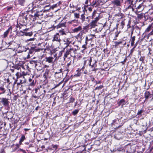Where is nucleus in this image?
Masks as SVG:
<instances>
[{
    "mask_svg": "<svg viewBox=\"0 0 153 153\" xmlns=\"http://www.w3.org/2000/svg\"><path fill=\"white\" fill-rule=\"evenodd\" d=\"M80 19L82 20V22H83L85 21V17L84 14H83L81 16Z\"/></svg>",
    "mask_w": 153,
    "mask_h": 153,
    "instance_id": "nucleus-36",
    "label": "nucleus"
},
{
    "mask_svg": "<svg viewBox=\"0 0 153 153\" xmlns=\"http://www.w3.org/2000/svg\"><path fill=\"white\" fill-rule=\"evenodd\" d=\"M57 5L56 4H55L53 5L52 6L50 7L49 5H47L44 6L45 8H46V7H48V11H49V10L51 9H53L54 8L56 7Z\"/></svg>",
    "mask_w": 153,
    "mask_h": 153,
    "instance_id": "nucleus-19",
    "label": "nucleus"
},
{
    "mask_svg": "<svg viewBox=\"0 0 153 153\" xmlns=\"http://www.w3.org/2000/svg\"><path fill=\"white\" fill-rule=\"evenodd\" d=\"M15 69H16L18 70H19L20 69V67L18 66H15Z\"/></svg>",
    "mask_w": 153,
    "mask_h": 153,
    "instance_id": "nucleus-49",
    "label": "nucleus"
},
{
    "mask_svg": "<svg viewBox=\"0 0 153 153\" xmlns=\"http://www.w3.org/2000/svg\"><path fill=\"white\" fill-rule=\"evenodd\" d=\"M34 40V38H30L29 39H28L27 40L28 41H31L33 40Z\"/></svg>",
    "mask_w": 153,
    "mask_h": 153,
    "instance_id": "nucleus-64",
    "label": "nucleus"
},
{
    "mask_svg": "<svg viewBox=\"0 0 153 153\" xmlns=\"http://www.w3.org/2000/svg\"><path fill=\"white\" fill-rule=\"evenodd\" d=\"M135 40V36H134L131 38L130 39V42H131V46H133L134 45V41Z\"/></svg>",
    "mask_w": 153,
    "mask_h": 153,
    "instance_id": "nucleus-28",
    "label": "nucleus"
},
{
    "mask_svg": "<svg viewBox=\"0 0 153 153\" xmlns=\"http://www.w3.org/2000/svg\"><path fill=\"white\" fill-rule=\"evenodd\" d=\"M123 148L121 147H115L114 149V151H121L123 150Z\"/></svg>",
    "mask_w": 153,
    "mask_h": 153,
    "instance_id": "nucleus-33",
    "label": "nucleus"
},
{
    "mask_svg": "<svg viewBox=\"0 0 153 153\" xmlns=\"http://www.w3.org/2000/svg\"><path fill=\"white\" fill-rule=\"evenodd\" d=\"M42 65V64L38 62L35 65V67L38 70L40 71L43 69Z\"/></svg>",
    "mask_w": 153,
    "mask_h": 153,
    "instance_id": "nucleus-11",
    "label": "nucleus"
},
{
    "mask_svg": "<svg viewBox=\"0 0 153 153\" xmlns=\"http://www.w3.org/2000/svg\"><path fill=\"white\" fill-rule=\"evenodd\" d=\"M59 33L61 35L63 36L64 35H66L67 32L65 31L63 29H62L59 30Z\"/></svg>",
    "mask_w": 153,
    "mask_h": 153,
    "instance_id": "nucleus-27",
    "label": "nucleus"
},
{
    "mask_svg": "<svg viewBox=\"0 0 153 153\" xmlns=\"http://www.w3.org/2000/svg\"><path fill=\"white\" fill-rule=\"evenodd\" d=\"M63 41L64 44L66 45V47L69 46L71 44L74 45V42L73 41V38L72 37H65L63 39Z\"/></svg>",
    "mask_w": 153,
    "mask_h": 153,
    "instance_id": "nucleus-3",
    "label": "nucleus"
},
{
    "mask_svg": "<svg viewBox=\"0 0 153 153\" xmlns=\"http://www.w3.org/2000/svg\"><path fill=\"white\" fill-rule=\"evenodd\" d=\"M117 120L116 119H114V120H113V122L112 123V124H114V123H115L116 122Z\"/></svg>",
    "mask_w": 153,
    "mask_h": 153,
    "instance_id": "nucleus-62",
    "label": "nucleus"
},
{
    "mask_svg": "<svg viewBox=\"0 0 153 153\" xmlns=\"http://www.w3.org/2000/svg\"><path fill=\"white\" fill-rule=\"evenodd\" d=\"M135 7L136 8L134 11L135 12H140L143 10L144 8V6L143 3H142L138 5L137 6H135Z\"/></svg>",
    "mask_w": 153,
    "mask_h": 153,
    "instance_id": "nucleus-6",
    "label": "nucleus"
},
{
    "mask_svg": "<svg viewBox=\"0 0 153 153\" xmlns=\"http://www.w3.org/2000/svg\"><path fill=\"white\" fill-rule=\"evenodd\" d=\"M0 91L1 92L0 93V94H4L6 90L4 88L1 86L0 87Z\"/></svg>",
    "mask_w": 153,
    "mask_h": 153,
    "instance_id": "nucleus-34",
    "label": "nucleus"
},
{
    "mask_svg": "<svg viewBox=\"0 0 153 153\" xmlns=\"http://www.w3.org/2000/svg\"><path fill=\"white\" fill-rule=\"evenodd\" d=\"M30 85L31 86H32V85H34V81H33L31 82L30 83Z\"/></svg>",
    "mask_w": 153,
    "mask_h": 153,
    "instance_id": "nucleus-59",
    "label": "nucleus"
},
{
    "mask_svg": "<svg viewBox=\"0 0 153 153\" xmlns=\"http://www.w3.org/2000/svg\"><path fill=\"white\" fill-rule=\"evenodd\" d=\"M25 139V136L23 135H22L19 142L20 145L24 141Z\"/></svg>",
    "mask_w": 153,
    "mask_h": 153,
    "instance_id": "nucleus-32",
    "label": "nucleus"
},
{
    "mask_svg": "<svg viewBox=\"0 0 153 153\" xmlns=\"http://www.w3.org/2000/svg\"><path fill=\"white\" fill-rule=\"evenodd\" d=\"M49 66L48 65H42V67H43V69H44L45 68H46L49 67Z\"/></svg>",
    "mask_w": 153,
    "mask_h": 153,
    "instance_id": "nucleus-50",
    "label": "nucleus"
},
{
    "mask_svg": "<svg viewBox=\"0 0 153 153\" xmlns=\"http://www.w3.org/2000/svg\"><path fill=\"white\" fill-rule=\"evenodd\" d=\"M33 53H34V51L32 50V47H31L30 50H29L28 53L29 54H32Z\"/></svg>",
    "mask_w": 153,
    "mask_h": 153,
    "instance_id": "nucleus-44",
    "label": "nucleus"
},
{
    "mask_svg": "<svg viewBox=\"0 0 153 153\" xmlns=\"http://www.w3.org/2000/svg\"><path fill=\"white\" fill-rule=\"evenodd\" d=\"M143 111L142 109L139 111L137 113V115H140L141 116L142 115V114L143 112Z\"/></svg>",
    "mask_w": 153,
    "mask_h": 153,
    "instance_id": "nucleus-37",
    "label": "nucleus"
},
{
    "mask_svg": "<svg viewBox=\"0 0 153 153\" xmlns=\"http://www.w3.org/2000/svg\"><path fill=\"white\" fill-rule=\"evenodd\" d=\"M87 44H86V43H85V44H84L82 46V47L83 48V50H85L86 48V47H85V45H86Z\"/></svg>",
    "mask_w": 153,
    "mask_h": 153,
    "instance_id": "nucleus-54",
    "label": "nucleus"
},
{
    "mask_svg": "<svg viewBox=\"0 0 153 153\" xmlns=\"http://www.w3.org/2000/svg\"><path fill=\"white\" fill-rule=\"evenodd\" d=\"M97 60L96 58V56L85 59L84 61V66L86 65V62L88 61L89 65L91 67V68H95L97 66Z\"/></svg>",
    "mask_w": 153,
    "mask_h": 153,
    "instance_id": "nucleus-1",
    "label": "nucleus"
},
{
    "mask_svg": "<svg viewBox=\"0 0 153 153\" xmlns=\"http://www.w3.org/2000/svg\"><path fill=\"white\" fill-rule=\"evenodd\" d=\"M21 49L22 52L26 51L27 50V48L24 46L21 47Z\"/></svg>",
    "mask_w": 153,
    "mask_h": 153,
    "instance_id": "nucleus-38",
    "label": "nucleus"
},
{
    "mask_svg": "<svg viewBox=\"0 0 153 153\" xmlns=\"http://www.w3.org/2000/svg\"><path fill=\"white\" fill-rule=\"evenodd\" d=\"M1 100L0 102L3 105L5 106H8L9 104V102L8 99L6 98H0Z\"/></svg>",
    "mask_w": 153,
    "mask_h": 153,
    "instance_id": "nucleus-9",
    "label": "nucleus"
},
{
    "mask_svg": "<svg viewBox=\"0 0 153 153\" xmlns=\"http://www.w3.org/2000/svg\"><path fill=\"white\" fill-rule=\"evenodd\" d=\"M138 134L140 136H142L143 134V131H139L138 133Z\"/></svg>",
    "mask_w": 153,
    "mask_h": 153,
    "instance_id": "nucleus-56",
    "label": "nucleus"
},
{
    "mask_svg": "<svg viewBox=\"0 0 153 153\" xmlns=\"http://www.w3.org/2000/svg\"><path fill=\"white\" fill-rule=\"evenodd\" d=\"M153 34V31H152L148 35V37H149L150 36Z\"/></svg>",
    "mask_w": 153,
    "mask_h": 153,
    "instance_id": "nucleus-60",
    "label": "nucleus"
},
{
    "mask_svg": "<svg viewBox=\"0 0 153 153\" xmlns=\"http://www.w3.org/2000/svg\"><path fill=\"white\" fill-rule=\"evenodd\" d=\"M54 58V57H53L52 56L46 57L45 58L46 61L50 63H53L55 61H54V60H53Z\"/></svg>",
    "mask_w": 153,
    "mask_h": 153,
    "instance_id": "nucleus-12",
    "label": "nucleus"
},
{
    "mask_svg": "<svg viewBox=\"0 0 153 153\" xmlns=\"http://www.w3.org/2000/svg\"><path fill=\"white\" fill-rule=\"evenodd\" d=\"M79 110L78 109H76L75 110H74L72 112V114L74 115H76V114L79 112Z\"/></svg>",
    "mask_w": 153,
    "mask_h": 153,
    "instance_id": "nucleus-39",
    "label": "nucleus"
},
{
    "mask_svg": "<svg viewBox=\"0 0 153 153\" xmlns=\"http://www.w3.org/2000/svg\"><path fill=\"white\" fill-rule=\"evenodd\" d=\"M57 5L56 4H55L53 5L52 6L50 7L49 5H47L44 6L45 8H46V7H48V11H49V10L51 9H53L54 8L56 7Z\"/></svg>",
    "mask_w": 153,
    "mask_h": 153,
    "instance_id": "nucleus-18",
    "label": "nucleus"
},
{
    "mask_svg": "<svg viewBox=\"0 0 153 153\" xmlns=\"http://www.w3.org/2000/svg\"><path fill=\"white\" fill-rule=\"evenodd\" d=\"M134 5H133L132 4H131L126 8V9L128 10L129 9H131L132 11H134L135 9L134 8Z\"/></svg>",
    "mask_w": 153,
    "mask_h": 153,
    "instance_id": "nucleus-29",
    "label": "nucleus"
},
{
    "mask_svg": "<svg viewBox=\"0 0 153 153\" xmlns=\"http://www.w3.org/2000/svg\"><path fill=\"white\" fill-rule=\"evenodd\" d=\"M32 47V50L34 51V53L36 52H39L40 50L42 51L43 49H41L38 48L37 47L33 46Z\"/></svg>",
    "mask_w": 153,
    "mask_h": 153,
    "instance_id": "nucleus-16",
    "label": "nucleus"
},
{
    "mask_svg": "<svg viewBox=\"0 0 153 153\" xmlns=\"http://www.w3.org/2000/svg\"><path fill=\"white\" fill-rule=\"evenodd\" d=\"M61 41L60 37V35L59 33H56L54 35L52 39L53 42L55 41L60 43Z\"/></svg>",
    "mask_w": 153,
    "mask_h": 153,
    "instance_id": "nucleus-8",
    "label": "nucleus"
},
{
    "mask_svg": "<svg viewBox=\"0 0 153 153\" xmlns=\"http://www.w3.org/2000/svg\"><path fill=\"white\" fill-rule=\"evenodd\" d=\"M38 62L37 60H32L30 61V63L31 64H34L35 65Z\"/></svg>",
    "mask_w": 153,
    "mask_h": 153,
    "instance_id": "nucleus-40",
    "label": "nucleus"
},
{
    "mask_svg": "<svg viewBox=\"0 0 153 153\" xmlns=\"http://www.w3.org/2000/svg\"><path fill=\"white\" fill-rule=\"evenodd\" d=\"M92 37H91L90 35H88V36H86L85 38V43L86 44H87V42L89 41H91L93 39Z\"/></svg>",
    "mask_w": 153,
    "mask_h": 153,
    "instance_id": "nucleus-21",
    "label": "nucleus"
},
{
    "mask_svg": "<svg viewBox=\"0 0 153 153\" xmlns=\"http://www.w3.org/2000/svg\"><path fill=\"white\" fill-rule=\"evenodd\" d=\"M54 76L56 78H58L59 77H61V74H59L57 73H55L54 74Z\"/></svg>",
    "mask_w": 153,
    "mask_h": 153,
    "instance_id": "nucleus-35",
    "label": "nucleus"
},
{
    "mask_svg": "<svg viewBox=\"0 0 153 153\" xmlns=\"http://www.w3.org/2000/svg\"><path fill=\"white\" fill-rule=\"evenodd\" d=\"M21 32L23 33L26 36H32L33 34V33L32 32H23L20 31Z\"/></svg>",
    "mask_w": 153,
    "mask_h": 153,
    "instance_id": "nucleus-24",
    "label": "nucleus"
},
{
    "mask_svg": "<svg viewBox=\"0 0 153 153\" xmlns=\"http://www.w3.org/2000/svg\"><path fill=\"white\" fill-rule=\"evenodd\" d=\"M100 18L98 17H96L89 24V26L91 28H94L97 25V22L99 21Z\"/></svg>",
    "mask_w": 153,
    "mask_h": 153,
    "instance_id": "nucleus-5",
    "label": "nucleus"
},
{
    "mask_svg": "<svg viewBox=\"0 0 153 153\" xmlns=\"http://www.w3.org/2000/svg\"><path fill=\"white\" fill-rule=\"evenodd\" d=\"M75 100V99L73 97H71L70 98V102H73Z\"/></svg>",
    "mask_w": 153,
    "mask_h": 153,
    "instance_id": "nucleus-42",
    "label": "nucleus"
},
{
    "mask_svg": "<svg viewBox=\"0 0 153 153\" xmlns=\"http://www.w3.org/2000/svg\"><path fill=\"white\" fill-rule=\"evenodd\" d=\"M66 25V22L64 23H59L57 26V28H59L62 27H65Z\"/></svg>",
    "mask_w": 153,
    "mask_h": 153,
    "instance_id": "nucleus-31",
    "label": "nucleus"
},
{
    "mask_svg": "<svg viewBox=\"0 0 153 153\" xmlns=\"http://www.w3.org/2000/svg\"><path fill=\"white\" fill-rule=\"evenodd\" d=\"M136 45L134 46L133 48L131 49V50H130L131 53H132L134 51V49L136 47Z\"/></svg>",
    "mask_w": 153,
    "mask_h": 153,
    "instance_id": "nucleus-48",
    "label": "nucleus"
},
{
    "mask_svg": "<svg viewBox=\"0 0 153 153\" xmlns=\"http://www.w3.org/2000/svg\"><path fill=\"white\" fill-rule=\"evenodd\" d=\"M62 82V81H61L58 84L55 86L54 88H56V87L59 86L60 85H61Z\"/></svg>",
    "mask_w": 153,
    "mask_h": 153,
    "instance_id": "nucleus-46",
    "label": "nucleus"
},
{
    "mask_svg": "<svg viewBox=\"0 0 153 153\" xmlns=\"http://www.w3.org/2000/svg\"><path fill=\"white\" fill-rule=\"evenodd\" d=\"M62 70L61 69H60L59 70L57 71L56 72V73H57L58 74H61V72H62Z\"/></svg>",
    "mask_w": 153,
    "mask_h": 153,
    "instance_id": "nucleus-53",
    "label": "nucleus"
},
{
    "mask_svg": "<svg viewBox=\"0 0 153 153\" xmlns=\"http://www.w3.org/2000/svg\"><path fill=\"white\" fill-rule=\"evenodd\" d=\"M19 146L18 144H16L15 145H13V152L15 151H18Z\"/></svg>",
    "mask_w": 153,
    "mask_h": 153,
    "instance_id": "nucleus-22",
    "label": "nucleus"
},
{
    "mask_svg": "<svg viewBox=\"0 0 153 153\" xmlns=\"http://www.w3.org/2000/svg\"><path fill=\"white\" fill-rule=\"evenodd\" d=\"M21 74L22 75L24 76H25L27 75V73H25V72H22V73Z\"/></svg>",
    "mask_w": 153,
    "mask_h": 153,
    "instance_id": "nucleus-52",
    "label": "nucleus"
},
{
    "mask_svg": "<svg viewBox=\"0 0 153 153\" xmlns=\"http://www.w3.org/2000/svg\"><path fill=\"white\" fill-rule=\"evenodd\" d=\"M125 23L123 21H122L120 23V25L122 28H123L124 25Z\"/></svg>",
    "mask_w": 153,
    "mask_h": 153,
    "instance_id": "nucleus-45",
    "label": "nucleus"
},
{
    "mask_svg": "<svg viewBox=\"0 0 153 153\" xmlns=\"http://www.w3.org/2000/svg\"><path fill=\"white\" fill-rule=\"evenodd\" d=\"M99 0H95V1H93L91 3H90V5L94 7H97L100 4Z\"/></svg>",
    "mask_w": 153,
    "mask_h": 153,
    "instance_id": "nucleus-15",
    "label": "nucleus"
},
{
    "mask_svg": "<svg viewBox=\"0 0 153 153\" xmlns=\"http://www.w3.org/2000/svg\"><path fill=\"white\" fill-rule=\"evenodd\" d=\"M64 52V50H62L59 52L58 53V56H57V54L56 53L54 55V57H55L54 61L57 60L59 57H61L62 54Z\"/></svg>",
    "mask_w": 153,
    "mask_h": 153,
    "instance_id": "nucleus-10",
    "label": "nucleus"
},
{
    "mask_svg": "<svg viewBox=\"0 0 153 153\" xmlns=\"http://www.w3.org/2000/svg\"><path fill=\"white\" fill-rule=\"evenodd\" d=\"M103 87V86L102 85H100L99 86L97 87L96 88V89H102Z\"/></svg>",
    "mask_w": 153,
    "mask_h": 153,
    "instance_id": "nucleus-47",
    "label": "nucleus"
},
{
    "mask_svg": "<svg viewBox=\"0 0 153 153\" xmlns=\"http://www.w3.org/2000/svg\"><path fill=\"white\" fill-rule=\"evenodd\" d=\"M82 29V27L81 26H79L77 27L74 29L73 30L74 32L76 33L80 31Z\"/></svg>",
    "mask_w": 153,
    "mask_h": 153,
    "instance_id": "nucleus-25",
    "label": "nucleus"
},
{
    "mask_svg": "<svg viewBox=\"0 0 153 153\" xmlns=\"http://www.w3.org/2000/svg\"><path fill=\"white\" fill-rule=\"evenodd\" d=\"M27 18L25 16H20L18 19L19 21V24L22 26H25L27 22Z\"/></svg>",
    "mask_w": 153,
    "mask_h": 153,
    "instance_id": "nucleus-4",
    "label": "nucleus"
},
{
    "mask_svg": "<svg viewBox=\"0 0 153 153\" xmlns=\"http://www.w3.org/2000/svg\"><path fill=\"white\" fill-rule=\"evenodd\" d=\"M74 17L76 18H78L79 17V13H74Z\"/></svg>",
    "mask_w": 153,
    "mask_h": 153,
    "instance_id": "nucleus-41",
    "label": "nucleus"
},
{
    "mask_svg": "<svg viewBox=\"0 0 153 153\" xmlns=\"http://www.w3.org/2000/svg\"><path fill=\"white\" fill-rule=\"evenodd\" d=\"M16 75L17 76V78H18L19 77V72H17L16 74Z\"/></svg>",
    "mask_w": 153,
    "mask_h": 153,
    "instance_id": "nucleus-51",
    "label": "nucleus"
},
{
    "mask_svg": "<svg viewBox=\"0 0 153 153\" xmlns=\"http://www.w3.org/2000/svg\"><path fill=\"white\" fill-rule=\"evenodd\" d=\"M58 147L57 145H54L53 146V148H55L56 149H57Z\"/></svg>",
    "mask_w": 153,
    "mask_h": 153,
    "instance_id": "nucleus-61",
    "label": "nucleus"
},
{
    "mask_svg": "<svg viewBox=\"0 0 153 153\" xmlns=\"http://www.w3.org/2000/svg\"><path fill=\"white\" fill-rule=\"evenodd\" d=\"M151 94L149 91H146L144 93V96L146 100H148L149 98L152 97Z\"/></svg>",
    "mask_w": 153,
    "mask_h": 153,
    "instance_id": "nucleus-17",
    "label": "nucleus"
},
{
    "mask_svg": "<svg viewBox=\"0 0 153 153\" xmlns=\"http://www.w3.org/2000/svg\"><path fill=\"white\" fill-rule=\"evenodd\" d=\"M70 7L71 8H72V7L74 8L75 7V6L73 4H70Z\"/></svg>",
    "mask_w": 153,
    "mask_h": 153,
    "instance_id": "nucleus-63",
    "label": "nucleus"
},
{
    "mask_svg": "<svg viewBox=\"0 0 153 153\" xmlns=\"http://www.w3.org/2000/svg\"><path fill=\"white\" fill-rule=\"evenodd\" d=\"M95 11L94 10L93 12L92 13V19H93L94 18V14H95Z\"/></svg>",
    "mask_w": 153,
    "mask_h": 153,
    "instance_id": "nucleus-58",
    "label": "nucleus"
},
{
    "mask_svg": "<svg viewBox=\"0 0 153 153\" xmlns=\"http://www.w3.org/2000/svg\"><path fill=\"white\" fill-rule=\"evenodd\" d=\"M76 49H74L73 48H70L69 49H68L66 51L65 53L64 56V60H65V58L67 57L68 56L73 53H74L75 51H76Z\"/></svg>",
    "mask_w": 153,
    "mask_h": 153,
    "instance_id": "nucleus-7",
    "label": "nucleus"
},
{
    "mask_svg": "<svg viewBox=\"0 0 153 153\" xmlns=\"http://www.w3.org/2000/svg\"><path fill=\"white\" fill-rule=\"evenodd\" d=\"M26 0H18V4L22 6H24Z\"/></svg>",
    "mask_w": 153,
    "mask_h": 153,
    "instance_id": "nucleus-26",
    "label": "nucleus"
},
{
    "mask_svg": "<svg viewBox=\"0 0 153 153\" xmlns=\"http://www.w3.org/2000/svg\"><path fill=\"white\" fill-rule=\"evenodd\" d=\"M12 26H10L9 28L3 34V36L4 38L6 37L9 33L10 32H12Z\"/></svg>",
    "mask_w": 153,
    "mask_h": 153,
    "instance_id": "nucleus-13",
    "label": "nucleus"
},
{
    "mask_svg": "<svg viewBox=\"0 0 153 153\" xmlns=\"http://www.w3.org/2000/svg\"><path fill=\"white\" fill-rule=\"evenodd\" d=\"M22 26L21 25L19 24H19H17L16 25V27L17 28H19V29H21Z\"/></svg>",
    "mask_w": 153,
    "mask_h": 153,
    "instance_id": "nucleus-43",
    "label": "nucleus"
},
{
    "mask_svg": "<svg viewBox=\"0 0 153 153\" xmlns=\"http://www.w3.org/2000/svg\"><path fill=\"white\" fill-rule=\"evenodd\" d=\"M88 10L90 12H91L92 11V8L91 7H88Z\"/></svg>",
    "mask_w": 153,
    "mask_h": 153,
    "instance_id": "nucleus-57",
    "label": "nucleus"
},
{
    "mask_svg": "<svg viewBox=\"0 0 153 153\" xmlns=\"http://www.w3.org/2000/svg\"><path fill=\"white\" fill-rule=\"evenodd\" d=\"M42 8H43L41 9L40 8L38 7L34 12V14L33 13L32 16L34 17L33 19H37L42 18L43 13L48 11V9H46L44 6Z\"/></svg>",
    "mask_w": 153,
    "mask_h": 153,
    "instance_id": "nucleus-2",
    "label": "nucleus"
},
{
    "mask_svg": "<svg viewBox=\"0 0 153 153\" xmlns=\"http://www.w3.org/2000/svg\"><path fill=\"white\" fill-rule=\"evenodd\" d=\"M127 1L130 4H132V2L133 1V0H127Z\"/></svg>",
    "mask_w": 153,
    "mask_h": 153,
    "instance_id": "nucleus-55",
    "label": "nucleus"
},
{
    "mask_svg": "<svg viewBox=\"0 0 153 153\" xmlns=\"http://www.w3.org/2000/svg\"><path fill=\"white\" fill-rule=\"evenodd\" d=\"M151 29H153V23L149 25L147 28L145 32L147 33L149 32Z\"/></svg>",
    "mask_w": 153,
    "mask_h": 153,
    "instance_id": "nucleus-23",
    "label": "nucleus"
},
{
    "mask_svg": "<svg viewBox=\"0 0 153 153\" xmlns=\"http://www.w3.org/2000/svg\"><path fill=\"white\" fill-rule=\"evenodd\" d=\"M125 100L124 99H121L118 103L119 106L122 105L123 106L125 105Z\"/></svg>",
    "mask_w": 153,
    "mask_h": 153,
    "instance_id": "nucleus-30",
    "label": "nucleus"
},
{
    "mask_svg": "<svg viewBox=\"0 0 153 153\" xmlns=\"http://www.w3.org/2000/svg\"><path fill=\"white\" fill-rule=\"evenodd\" d=\"M112 3L114 6H121V1L120 0H114L112 1Z\"/></svg>",
    "mask_w": 153,
    "mask_h": 153,
    "instance_id": "nucleus-14",
    "label": "nucleus"
},
{
    "mask_svg": "<svg viewBox=\"0 0 153 153\" xmlns=\"http://www.w3.org/2000/svg\"><path fill=\"white\" fill-rule=\"evenodd\" d=\"M50 72V69L47 68L45 70V72L43 75V76L44 78H46L48 76L49 73Z\"/></svg>",
    "mask_w": 153,
    "mask_h": 153,
    "instance_id": "nucleus-20",
    "label": "nucleus"
}]
</instances>
